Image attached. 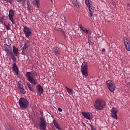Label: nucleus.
I'll list each match as a JSON object with an SVG mask.
<instances>
[{
    "label": "nucleus",
    "mask_w": 130,
    "mask_h": 130,
    "mask_svg": "<svg viewBox=\"0 0 130 130\" xmlns=\"http://www.w3.org/2000/svg\"><path fill=\"white\" fill-rule=\"evenodd\" d=\"M105 101L101 99H97L94 102V106L96 110H103L105 107Z\"/></svg>",
    "instance_id": "1"
},
{
    "label": "nucleus",
    "mask_w": 130,
    "mask_h": 130,
    "mask_svg": "<svg viewBox=\"0 0 130 130\" xmlns=\"http://www.w3.org/2000/svg\"><path fill=\"white\" fill-rule=\"evenodd\" d=\"M19 104L20 108L22 110H24L29 107V102L28 101V100L25 98L22 97L19 99Z\"/></svg>",
    "instance_id": "2"
},
{
    "label": "nucleus",
    "mask_w": 130,
    "mask_h": 130,
    "mask_svg": "<svg viewBox=\"0 0 130 130\" xmlns=\"http://www.w3.org/2000/svg\"><path fill=\"white\" fill-rule=\"evenodd\" d=\"M25 77L27 79V81L32 84V85H37V80L36 78L32 77V73L30 72H27L25 74Z\"/></svg>",
    "instance_id": "3"
},
{
    "label": "nucleus",
    "mask_w": 130,
    "mask_h": 130,
    "mask_svg": "<svg viewBox=\"0 0 130 130\" xmlns=\"http://www.w3.org/2000/svg\"><path fill=\"white\" fill-rule=\"evenodd\" d=\"M5 51H6L7 54L11 56V57L14 62H16L17 61V58H16V57H15V55H14V53H13V51H12V48L9 45L7 47H6L4 49Z\"/></svg>",
    "instance_id": "4"
},
{
    "label": "nucleus",
    "mask_w": 130,
    "mask_h": 130,
    "mask_svg": "<svg viewBox=\"0 0 130 130\" xmlns=\"http://www.w3.org/2000/svg\"><path fill=\"white\" fill-rule=\"evenodd\" d=\"M106 85L110 92H114V91H115V88H116L115 86V83L113 82L111 80L107 81Z\"/></svg>",
    "instance_id": "5"
},
{
    "label": "nucleus",
    "mask_w": 130,
    "mask_h": 130,
    "mask_svg": "<svg viewBox=\"0 0 130 130\" xmlns=\"http://www.w3.org/2000/svg\"><path fill=\"white\" fill-rule=\"evenodd\" d=\"M88 66L87 63H83L81 66V71L82 75L85 77V78H87L88 77Z\"/></svg>",
    "instance_id": "6"
},
{
    "label": "nucleus",
    "mask_w": 130,
    "mask_h": 130,
    "mask_svg": "<svg viewBox=\"0 0 130 130\" xmlns=\"http://www.w3.org/2000/svg\"><path fill=\"white\" fill-rule=\"evenodd\" d=\"M23 32L26 38H28L32 35V29L27 26H24Z\"/></svg>",
    "instance_id": "7"
},
{
    "label": "nucleus",
    "mask_w": 130,
    "mask_h": 130,
    "mask_svg": "<svg viewBox=\"0 0 130 130\" xmlns=\"http://www.w3.org/2000/svg\"><path fill=\"white\" fill-rule=\"evenodd\" d=\"M40 127L41 128V130H46V126H47V124H46V120L43 117H40Z\"/></svg>",
    "instance_id": "8"
},
{
    "label": "nucleus",
    "mask_w": 130,
    "mask_h": 130,
    "mask_svg": "<svg viewBox=\"0 0 130 130\" xmlns=\"http://www.w3.org/2000/svg\"><path fill=\"white\" fill-rule=\"evenodd\" d=\"M118 112V109L113 107L111 110V116L117 120V113Z\"/></svg>",
    "instance_id": "9"
},
{
    "label": "nucleus",
    "mask_w": 130,
    "mask_h": 130,
    "mask_svg": "<svg viewBox=\"0 0 130 130\" xmlns=\"http://www.w3.org/2000/svg\"><path fill=\"white\" fill-rule=\"evenodd\" d=\"M17 86L20 90V93L22 94H26V89H25V87L23 86V82H22L21 81H18Z\"/></svg>",
    "instance_id": "10"
},
{
    "label": "nucleus",
    "mask_w": 130,
    "mask_h": 130,
    "mask_svg": "<svg viewBox=\"0 0 130 130\" xmlns=\"http://www.w3.org/2000/svg\"><path fill=\"white\" fill-rule=\"evenodd\" d=\"M124 44L125 45V49L127 51H130V42L128 38L124 37L123 38Z\"/></svg>",
    "instance_id": "11"
},
{
    "label": "nucleus",
    "mask_w": 130,
    "mask_h": 130,
    "mask_svg": "<svg viewBox=\"0 0 130 130\" xmlns=\"http://www.w3.org/2000/svg\"><path fill=\"white\" fill-rule=\"evenodd\" d=\"M82 114L83 115L84 117L89 120L93 118V115L91 113H84V112H82Z\"/></svg>",
    "instance_id": "12"
},
{
    "label": "nucleus",
    "mask_w": 130,
    "mask_h": 130,
    "mask_svg": "<svg viewBox=\"0 0 130 130\" xmlns=\"http://www.w3.org/2000/svg\"><path fill=\"white\" fill-rule=\"evenodd\" d=\"M52 52L56 56H59L60 55V49L57 47L53 48Z\"/></svg>",
    "instance_id": "13"
},
{
    "label": "nucleus",
    "mask_w": 130,
    "mask_h": 130,
    "mask_svg": "<svg viewBox=\"0 0 130 130\" xmlns=\"http://www.w3.org/2000/svg\"><path fill=\"white\" fill-rule=\"evenodd\" d=\"M14 10H13V9H11L9 11V14L8 15V17L9 18V20H11L12 23H13V24H15V23L14 22V18H13V17H14Z\"/></svg>",
    "instance_id": "14"
},
{
    "label": "nucleus",
    "mask_w": 130,
    "mask_h": 130,
    "mask_svg": "<svg viewBox=\"0 0 130 130\" xmlns=\"http://www.w3.org/2000/svg\"><path fill=\"white\" fill-rule=\"evenodd\" d=\"M12 47H13V54L15 57H16V56H19V54L20 53L19 52V49L15 47V46H13Z\"/></svg>",
    "instance_id": "15"
},
{
    "label": "nucleus",
    "mask_w": 130,
    "mask_h": 130,
    "mask_svg": "<svg viewBox=\"0 0 130 130\" xmlns=\"http://www.w3.org/2000/svg\"><path fill=\"white\" fill-rule=\"evenodd\" d=\"M53 123L54 126L55 127V128L56 129H58V130L62 129L61 127H60V125H59V123H57V121H56V120L54 119L53 120Z\"/></svg>",
    "instance_id": "16"
},
{
    "label": "nucleus",
    "mask_w": 130,
    "mask_h": 130,
    "mask_svg": "<svg viewBox=\"0 0 130 130\" xmlns=\"http://www.w3.org/2000/svg\"><path fill=\"white\" fill-rule=\"evenodd\" d=\"M12 69L14 70V72L15 74H16V75H19V68H18V66L16 63H14L13 64Z\"/></svg>",
    "instance_id": "17"
},
{
    "label": "nucleus",
    "mask_w": 130,
    "mask_h": 130,
    "mask_svg": "<svg viewBox=\"0 0 130 130\" xmlns=\"http://www.w3.org/2000/svg\"><path fill=\"white\" fill-rule=\"evenodd\" d=\"M37 90L38 91L40 95H41L43 93V87L41 86L40 84H38L36 86Z\"/></svg>",
    "instance_id": "18"
},
{
    "label": "nucleus",
    "mask_w": 130,
    "mask_h": 130,
    "mask_svg": "<svg viewBox=\"0 0 130 130\" xmlns=\"http://www.w3.org/2000/svg\"><path fill=\"white\" fill-rule=\"evenodd\" d=\"M73 5L76 9H80V2L78 0H73Z\"/></svg>",
    "instance_id": "19"
},
{
    "label": "nucleus",
    "mask_w": 130,
    "mask_h": 130,
    "mask_svg": "<svg viewBox=\"0 0 130 130\" xmlns=\"http://www.w3.org/2000/svg\"><path fill=\"white\" fill-rule=\"evenodd\" d=\"M27 85L29 91H31V92H35V90H34V87L32 85L29 83H27Z\"/></svg>",
    "instance_id": "20"
},
{
    "label": "nucleus",
    "mask_w": 130,
    "mask_h": 130,
    "mask_svg": "<svg viewBox=\"0 0 130 130\" xmlns=\"http://www.w3.org/2000/svg\"><path fill=\"white\" fill-rule=\"evenodd\" d=\"M66 89L68 91V93H69L70 95H73V94H74V90H73V89H71L66 86Z\"/></svg>",
    "instance_id": "21"
},
{
    "label": "nucleus",
    "mask_w": 130,
    "mask_h": 130,
    "mask_svg": "<svg viewBox=\"0 0 130 130\" xmlns=\"http://www.w3.org/2000/svg\"><path fill=\"white\" fill-rule=\"evenodd\" d=\"M34 5L36 7H37V9H39V7L40 6V4L39 3V0H35Z\"/></svg>",
    "instance_id": "22"
},
{
    "label": "nucleus",
    "mask_w": 130,
    "mask_h": 130,
    "mask_svg": "<svg viewBox=\"0 0 130 130\" xmlns=\"http://www.w3.org/2000/svg\"><path fill=\"white\" fill-rule=\"evenodd\" d=\"M88 40L89 44H90L91 45H93V44H94V41L92 39H91L90 37L88 38Z\"/></svg>",
    "instance_id": "23"
},
{
    "label": "nucleus",
    "mask_w": 130,
    "mask_h": 130,
    "mask_svg": "<svg viewBox=\"0 0 130 130\" xmlns=\"http://www.w3.org/2000/svg\"><path fill=\"white\" fill-rule=\"evenodd\" d=\"M28 43L27 42H25L24 44V46L23 47V49H27V48H28Z\"/></svg>",
    "instance_id": "24"
},
{
    "label": "nucleus",
    "mask_w": 130,
    "mask_h": 130,
    "mask_svg": "<svg viewBox=\"0 0 130 130\" xmlns=\"http://www.w3.org/2000/svg\"><path fill=\"white\" fill-rule=\"evenodd\" d=\"M79 27L80 28L81 30L83 31V32L85 31V30L86 29L85 27H83L81 24L79 25Z\"/></svg>",
    "instance_id": "25"
},
{
    "label": "nucleus",
    "mask_w": 130,
    "mask_h": 130,
    "mask_svg": "<svg viewBox=\"0 0 130 130\" xmlns=\"http://www.w3.org/2000/svg\"><path fill=\"white\" fill-rule=\"evenodd\" d=\"M85 4L87 6V7H90V2L89 1V0H85Z\"/></svg>",
    "instance_id": "26"
},
{
    "label": "nucleus",
    "mask_w": 130,
    "mask_h": 130,
    "mask_svg": "<svg viewBox=\"0 0 130 130\" xmlns=\"http://www.w3.org/2000/svg\"><path fill=\"white\" fill-rule=\"evenodd\" d=\"M84 32V33H85L86 34H90L91 33V32H90V31H89V30L87 29V28H86L85 30H84V31H83Z\"/></svg>",
    "instance_id": "27"
},
{
    "label": "nucleus",
    "mask_w": 130,
    "mask_h": 130,
    "mask_svg": "<svg viewBox=\"0 0 130 130\" xmlns=\"http://www.w3.org/2000/svg\"><path fill=\"white\" fill-rule=\"evenodd\" d=\"M22 54H23V55L26 54V53H27V51H26V49H23V48H22Z\"/></svg>",
    "instance_id": "28"
},
{
    "label": "nucleus",
    "mask_w": 130,
    "mask_h": 130,
    "mask_svg": "<svg viewBox=\"0 0 130 130\" xmlns=\"http://www.w3.org/2000/svg\"><path fill=\"white\" fill-rule=\"evenodd\" d=\"M5 26L7 30H10V29H11V26L10 25V24H8V25H5Z\"/></svg>",
    "instance_id": "29"
},
{
    "label": "nucleus",
    "mask_w": 130,
    "mask_h": 130,
    "mask_svg": "<svg viewBox=\"0 0 130 130\" xmlns=\"http://www.w3.org/2000/svg\"><path fill=\"white\" fill-rule=\"evenodd\" d=\"M61 32L63 34V36H64V38H66L67 35H66V32L63 30H61Z\"/></svg>",
    "instance_id": "30"
},
{
    "label": "nucleus",
    "mask_w": 130,
    "mask_h": 130,
    "mask_svg": "<svg viewBox=\"0 0 130 130\" xmlns=\"http://www.w3.org/2000/svg\"><path fill=\"white\" fill-rule=\"evenodd\" d=\"M7 3H10L11 5H12V3L13 2V0H5Z\"/></svg>",
    "instance_id": "31"
},
{
    "label": "nucleus",
    "mask_w": 130,
    "mask_h": 130,
    "mask_svg": "<svg viewBox=\"0 0 130 130\" xmlns=\"http://www.w3.org/2000/svg\"><path fill=\"white\" fill-rule=\"evenodd\" d=\"M89 12H93V9L90 6L88 7Z\"/></svg>",
    "instance_id": "32"
},
{
    "label": "nucleus",
    "mask_w": 130,
    "mask_h": 130,
    "mask_svg": "<svg viewBox=\"0 0 130 130\" xmlns=\"http://www.w3.org/2000/svg\"><path fill=\"white\" fill-rule=\"evenodd\" d=\"M90 17H93V11H89Z\"/></svg>",
    "instance_id": "33"
},
{
    "label": "nucleus",
    "mask_w": 130,
    "mask_h": 130,
    "mask_svg": "<svg viewBox=\"0 0 130 130\" xmlns=\"http://www.w3.org/2000/svg\"><path fill=\"white\" fill-rule=\"evenodd\" d=\"M27 9L30 11L31 10V6L29 5L27 3Z\"/></svg>",
    "instance_id": "34"
},
{
    "label": "nucleus",
    "mask_w": 130,
    "mask_h": 130,
    "mask_svg": "<svg viewBox=\"0 0 130 130\" xmlns=\"http://www.w3.org/2000/svg\"><path fill=\"white\" fill-rule=\"evenodd\" d=\"M16 1L18 2V3H22V2H25V0H16Z\"/></svg>",
    "instance_id": "35"
},
{
    "label": "nucleus",
    "mask_w": 130,
    "mask_h": 130,
    "mask_svg": "<svg viewBox=\"0 0 130 130\" xmlns=\"http://www.w3.org/2000/svg\"><path fill=\"white\" fill-rule=\"evenodd\" d=\"M58 111H60V112H62V109L60 108H58Z\"/></svg>",
    "instance_id": "36"
},
{
    "label": "nucleus",
    "mask_w": 130,
    "mask_h": 130,
    "mask_svg": "<svg viewBox=\"0 0 130 130\" xmlns=\"http://www.w3.org/2000/svg\"><path fill=\"white\" fill-rule=\"evenodd\" d=\"M0 22H1V23H3V22H4V20H3V18H0Z\"/></svg>",
    "instance_id": "37"
},
{
    "label": "nucleus",
    "mask_w": 130,
    "mask_h": 130,
    "mask_svg": "<svg viewBox=\"0 0 130 130\" xmlns=\"http://www.w3.org/2000/svg\"><path fill=\"white\" fill-rule=\"evenodd\" d=\"M102 51H103V52L105 51V49H104V48L102 49Z\"/></svg>",
    "instance_id": "38"
},
{
    "label": "nucleus",
    "mask_w": 130,
    "mask_h": 130,
    "mask_svg": "<svg viewBox=\"0 0 130 130\" xmlns=\"http://www.w3.org/2000/svg\"><path fill=\"white\" fill-rule=\"evenodd\" d=\"M8 130H14V129H13L12 128H9L8 129Z\"/></svg>",
    "instance_id": "39"
},
{
    "label": "nucleus",
    "mask_w": 130,
    "mask_h": 130,
    "mask_svg": "<svg viewBox=\"0 0 130 130\" xmlns=\"http://www.w3.org/2000/svg\"><path fill=\"white\" fill-rule=\"evenodd\" d=\"M51 2L52 3V0H51Z\"/></svg>",
    "instance_id": "40"
},
{
    "label": "nucleus",
    "mask_w": 130,
    "mask_h": 130,
    "mask_svg": "<svg viewBox=\"0 0 130 130\" xmlns=\"http://www.w3.org/2000/svg\"><path fill=\"white\" fill-rule=\"evenodd\" d=\"M129 86H130V84H129Z\"/></svg>",
    "instance_id": "41"
}]
</instances>
